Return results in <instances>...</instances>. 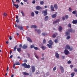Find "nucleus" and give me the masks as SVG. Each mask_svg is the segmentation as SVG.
I'll list each match as a JSON object with an SVG mask.
<instances>
[{"label": "nucleus", "instance_id": "obj_1", "mask_svg": "<svg viewBox=\"0 0 77 77\" xmlns=\"http://www.w3.org/2000/svg\"><path fill=\"white\" fill-rule=\"evenodd\" d=\"M70 32H72V33H74L75 32V30H72V29H69L68 31L66 32L65 34V36H67L69 35L70 34Z\"/></svg>", "mask_w": 77, "mask_h": 77}, {"label": "nucleus", "instance_id": "obj_2", "mask_svg": "<svg viewBox=\"0 0 77 77\" xmlns=\"http://www.w3.org/2000/svg\"><path fill=\"white\" fill-rule=\"evenodd\" d=\"M22 66H24L25 68H30V65H27L26 63H25L22 64Z\"/></svg>", "mask_w": 77, "mask_h": 77}, {"label": "nucleus", "instance_id": "obj_3", "mask_svg": "<svg viewBox=\"0 0 77 77\" xmlns=\"http://www.w3.org/2000/svg\"><path fill=\"white\" fill-rule=\"evenodd\" d=\"M66 47L67 49L68 50H69L70 51H72V50L73 48L72 47H70L69 45H66Z\"/></svg>", "mask_w": 77, "mask_h": 77}, {"label": "nucleus", "instance_id": "obj_4", "mask_svg": "<svg viewBox=\"0 0 77 77\" xmlns=\"http://www.w3.org/2000/svg\"><path fill=\"white\" fill-rule=\"evenodd\" d=\"M42 14H44V16H46L47 15V9H46L45 10H43L42 12Z\"/></svg>", "mask_w": 77, "mask_h": 77}, {"label": "nucleus", "instance_id": "obj_5", "mask_svg": "<svg viewBox=\"0 0 77 77\" xmlns=\"http://www.w3.org/2000/svg\"><path fill=\"white\" fill-rule=\"evenodd\" d=\"M12 2L13 4V5H14V6H15V7H16L17 9L18 8H19V5H18V4H17V5L15 4V2H14V0H12Z\"/></svg>", "mask_w": 77, "mask_h": 77}, {"label": "nucleus", "instance_id": "obj_6", "mask_svg": "<svg viewBox=\"0 0 77 77\" xmlns=\"http://www.w3.org/2000/svg\"><path fill=\"white\" fill-rule=\"evenodd\" d=\"M64 53L66 55H68L69 54V52L67 50H65L64 51Z\"/></svg>", "mask_w": 77, "mask_h": 77}, {"label": "nucleus", "instance_id": "obj_7", "mask_svg": "<svg viewBox=\"0 0 77 77\" xmlns=\"http://www.w3.org/2000/svg\"><path fill=\"white\" fill-rule=\"evenodd\" d=\"M31 69L32 72L33 73L35 71V66H31Z\"/></svg>", "mask_w": 77, "mask_h": 77}, {"label": "nucleus", "instance_id": "obj_8", "mask_svg": "<svg viewBox=\"0 0 77 77\" xmlns=\"http://www.w3.org/2000/svg\"><path fill=\"white\" fill-rule=\"evenodd\" d=\"M17 28L20 29V30H24V29L23 28V26H20V25L17 26Z\"/></svg>", "mask_w": 77, "mask_h": 77}, {"label": "nucleus", "instance_id": "obj_9", "mask_svg": "<svg viewBox=\"0 0 77 77\" xmlns=\"http://www.w3.org/2000/svg\"><path fill=\"white\" fill-rule=\"evenodd\" d=\"M60 69L61 72H64V69H63V67L62 66H60Z\"/></svg>", "mask_w": 77, "mask_h": 77}, {"label": "nucleus", "instance_id": "obj_10", "mask_svg": "<svg viewBox=\"0 0 77 77\" xmlns=\"http://www.w3.org/2000/svg\"><path fill=\"white\" fill-rule=\"evenodd\" d=\"M27 47V45L24 44L22 46V48L23 49H26Z\"/></svg>", "mask_w": 77, "mask_h": 77}, {"label": "nucleus", "instance_id": "obj_11", "mask_svg": "<svg viewBox=\"0 0 77 77\" xmlns=\"http://www.w3.org/2000/svg\"><path fill=\"white\" fill-rule=\"evenodd\" d=\"M72 23L73 24H77V20H73L72 21Z\"/></svg>", "mask_w": 77, "mask_h": 77}, {"label": "nucleus", "instance_id": "obj_12", "mask_svg": "<svg viewBox=\"0 0 77 77\" xmlns=\"http://www.w3.org/2000/svg\"><path fill=\"white\" fill-rule=\"evenodd\" d=\"M60 21V20H59V19H57V20H56L54 21L53 22V24H56V23H58Z\"/></svg>", "mask_w": 77, "mask_h": 77}, {"label": "nucleus", "instance_id": "obj_13", "mask_svg": "<svg viewBox=\"0 0 77 77\" xmlns=\"http://www.w3.org/2000/svg\"><path fill=\"white\" fill-rule=\"evenodd\" d=\"M55 57L57 58V59H59V54L57 53H55Z\"/></svg>", "mask_w": 77, "mask_h": 77}, {"label": "nucleus", "instance_id": "obj_14", "mask_svg": "<svg viewBox=\"0 0 77 77\" xmlns=\"http://www.w3.org/2000/svg\"><path fill=\"white\" fill-rule=\"evenodd\" d=\"M23 74L24 75H29V74L26 72H23Z\"/></svg>", "mask_w": 77, "mask_h": 77}, {"label": "nucleus", "instance_id": "obj_15", "mask_svg": "<svg viewBox=\"0 0 77 77\" xmlns=\"http://www.w3.org/2000/svg\"><path fill=\"white\" fill-rule=\"evenodd\" d=\"M51 9L52 11H54V7L53 6V5H51Z\"/></svg>", "mask_w": 77, "mask_h": 77}, {"label": "nucleus", "instance_id": "obj_16", "mask_svg": "<svg viewBox=\"0 0 77 77\" xmlns=\"http://www.w3.org/2000/svg\"><path fill=\"white\" fill-rule=\"evenodd\" d=\"M58 34L57 33H55L54 34L52 35V37L54 38H56V35H57Z\"/></svg>", "mask_w": 77, "mask_h": 77}, {"label": "nucleus", "instance_id": "obj_17", "mask_svg": "<svg viewBox=\"0 0 77 77\" xmlns=\"http://www.w3.org/2000/svg\"><path fill=\"white\" fill-rule=\"evenodd\" d=\"M56 14H52L51 15V17H52V18H56Z\"/></svg>", "mask_w": 77, "mask_h": 77}, {"label": "nucleus", "instance_id": "obj_18", "mask_svg": "<svg viewBox=\"0 0 77 77\" xmlns=\"http://www.w3.org/2000/svg\"><path fill=\"white\" fill-rule=\"evenodd\" d=\"M41 9V7H40V6H37L36 7V10H39Z\"/></svg>", "mask_w": 77, "mask_h": 77}, {"label": "nucleus", "instance_id": "obj_19", "mask_svg": "<svg viewBox=\"0 0 77 77\" xmlns=\"http://www.w3.org/2000/svg\"><path fill=\"white\" fill-rule=\"evenodd\" d=\"M37 26L35 25H32L31 26V28H34V29H36L37 27Z\"/></svg>", "mask_w": 77, "mask_h": 77}, {"label": "nucleus", "instance_id": "obj_20", "mask_svg": "<svg viewBox=\"0 0 77 77\" xmlns=\"http://www.w3.org/2000/svg\"><path fill=\"white\" fill-rule=\"evenodd\" d=\"M58 29H59V31H60V32H61V31H62V29H63L62 27V26H59Z\"/></svg>", "mask_w": 77, "mask_h": 77}, {"label": "nucleus", "instance_id": "obj_21", "mask_svg": "<svg viewBox=\"0 0 77 77\" xmlns=\"http://www.w3.org/2000/svg\"><path fill=\"white\" fill-rule=\"evenodd\" d=\"M27 40L28 41H29V42H32V40L29 37H27Z\"/></svg>", "mask_w": 77, "mask_h": 77}, {"label": "nucleus", "instance_id": "obj_22", "mask_svg": "<svg viewBox=\"0 0 77 77\" xmlns=\"http://www.w3.org/2000/svg\"><path fill=\"white\" fill-rule=\"evenodd\" d=\"M48 20V16H46L45 19V21H47V20Z\"/></svg>", "mask_w": 77, "mask_h": 77}, {"label": "nucleus", "instance_id": "obj_23", "mask_svg": "<svg viewBox=\"0 0 77 77\" xmlns=\"http://www.w3.org/2000/svg\"><path fill=\"white\" fill-rule=\"evenodd\" d=\"M48 43L49 44L51 45H53V42H52V41L50 40L49 41Z\"/></svg>", "mask_w": 77, "mask_h": 77}, {"label": "nucleus", "instance_id": "obj_24", "mask_svg": "<svg viewBox=\"0 0 77 77\" xmlns=\"http://www.w3.org/2000/svg\"><path fill=\"white\" fill-rule=\"evenodd\" d=\"M37 32L38 34H41V30L40 29H38L37 31Z\"/></svg>", "mask_w": 77, "mask_h": 77}, {"label": "nucleus", "instance_id": "obj_25", "mask_svg": "<svg viewBox=\"0 0 77 77\" xmlns=\"http://www.w3.org/2000/svg\"><path fill=\"white\" fill-rule=\"evenodd\" d=\"M54 8L56 10H57L58 8L57 5V4H55L54 5Z\"/></svg>", "mask_w": 77, "mask_h": 77}, {"label": "nucleus", "instance_id": "obj_26", "mask_svg": "<svg viewBox=\"0 0 77 77\" xmlns=\"http://www.w3.org/2000/svg\"><path fill=\"white\" fill-rule=\"evenodd\" d=\"M15 64L16 65H20V63L19 62H16Z\"/></svg>", "mask_w": 77, "mask_h": 77}, {"label": "nucleus", "instance_id": "obj_27", "mask_svg": "<svg viewBox=\"0 0 77 77\" xmlns=\"http://www.w3.org/2000/svg\"><path fill=\"white\" fill-rule=\"evenodd\" d=\"M17 50L18 51L20 52V51H21V48H17Z\"/></svg>", "mask_w": 77, "mask_h": 77}, {"label": "nucleus", "instance_id": "obj_28", "mask_svg": "<svg viewBox=\"0 0 77 77\" xmlns=\"http://www.w3.org/2000/svg\"><path fill=\"white\" fill-rule=\"evenodd\" d=\"M41 48H42V49L44 50H45L46 49V47H45V46H42L41 47Z\"/></svg>", "mask_w": 77, "mask_h": 77}, {"label": "nucleus", "instance_id": "obj_29", "mask_svg": "<svg viewBox=\"0 0 77 77\" xmlns=\"http://www.w3.org/2000/svg\"><path fill=\"white\" fill-rule=\"evenodd\" d=\"M47 45L48 47H49V48H52V46H51L52 45H50L48 44H47Z\"/></svg>", "mask_w": 77, "mask_h": 77}, {"label": "nucleus", "instance_id": "obj_30", "mask_svg": "<svg viewBox=\"0 0 77 77\" xmlns=\"http://www.w3.org/2000/svg\"><path fill=\"white\" fill-rule=\"evenodd\" d=\"M47 35V33L45 32H43L42 34V36H46Z\"/></svg>", "mask_w": 77, "mask_h": 77}, {"label": "nucleus", "instance_id": "obj_31", "mask_svg": "<svg viewBox=\"0 0 77 77\" xmlns=\"http://www.w3.org/2000/svg\"><path fill=\"white\" fill-rule=\"evenodd\" d=\"M34 55H35V57L37 58V59H39V57H38V56L37 55L36 53H35Z\"/></svg>", "mask_w": 77, "mask_h": 77}, {"label": "nucleus", "instance_id": "obj_32", "mask_svg": "<svg viewBox=\"0 0 77 77\" xmlns=\"http://www.w3.org/2000/svg\"><path fill=\"white\" fill-rule=\"evenodd\" d=\"M54 41L55 43H57V42H59V40L57 39H56L54 40Z\"/></svg>", "mask_w": 77, "mask_h": 77}, {"label": "nucleus", "instance_id": "obj_33", "mask_svg": "<svg viewBox=\"0 0 77 77\" xmlns=\"http://www.w3.org/2000/svg\"><path fill=\"white\" fill-rule=\"evenodd\" d=\"M21 13L23 17H24V16H25V14H24V12H23V11H21Z\"/></svg>", "mask_w": 77, "mask_h": 77}, {"label": "nucleus", "instance_id": "obj_34", "mask_svg": "<svg viewBox=\"0 0 77 77\" xmlns=\"http://www.w3.org/2000/svg\"><path fill=\"white\" fill-rule=\"evenodd\" d=\"M75 74V73H74V72H72L71 74V75H72L71 77H73L74 76Z\"/></svg>", "mask_w": 77, "mask_h": 77}, {"label": "nucleus", "instance_id": "obj_35", "mask_svg": "<svg viewBox=\"0 0 77 77\" xmlns=\"http://www.w3.org/2000/svg\"><path fill=\"white\" fill-rule=\"evenodd\" d=\"M73 14H77V11H75L72 12Z\"/></svg>", "mask_w": 77, "mask_h": 77}, {"label": "nucleus", "instance_id": "obj_36", "mask_svg": "<svg viewBox=\"0 0 77 77\" xmlns=\"http://www.w3.org/2000/svg\"><path fill=\"white\" fill-rule=\"evenodd\" d=\"M17 45H16L15 46V47L14 48V50L13 51H16V49H17Z\"/></svg>", "mask_w": 77, "mask_h": 77}, {"label": "nucleus", "instance_id": "obj_37", "mask_svg": "<svg viewBox=\"0 0 77 77\" xmlns=\"http://www.w3.org/2000/svg\"><path fill=\"white\" fill-rule=\"evenodd\" d=\"M34 49L35 50H39V48L37 47H34Z\"/></svg>", "mask_w": 77, "mask_h": 77}, {"label": "nucleus", "instance_id": "obj_38", "mask_svg": "<svg viewBox=\"0 0 77 77\" xmlns=\"http://www.w3.org/2000/svg\"><path fill=\"white\" fill-rule=\"evenodd\" d=\"M67 26L68 27H69L71 28V23H69L68 25Z\"/></svg>", "mask_w": 77, "mask_h": 77}, {"label": "nucleus", "instance_id": "obj_39", "mask_svg": "<svg viewBox=\"0 0 77 77\" xmlns=\"http://www.w3.org/2000/svg\"><path fill=\"white\" fill-rule=\"evenodd\" d=\"M31 16L32 17H34V16H35V14L33 13V12H32L31 13Z\"/></svg>", "mask_w": 77, "mask_h": 77}, {"label": "nucleus", "instance_id": "obj_40", "mask_svg": "<svg viewBox=\"0 0 77 77\" xmlns=\"http://www.w3.org/2000/svg\"><path fill=\"white\" fill-rule=\"evenodd\" d=\"M71 38V36L69 35L67 36V37L66 38L67 39H70Z\"/></svg>", "mask_w": 77, "mask_h": 77}, {"label": "nucleus", "instance_id": "obj_41", "mask_svg": "<svg viewBox=\"0 0 77 77\" xmlns=\"http://www.w3.org/2000/svg\"><path fill=\"white\" fill-rule=\"evenodd\" d=\"M45 43H46V40H45V39H44L43 41V44H45Z\"/></svg>", "mask_w": 77, "mask_h": 77}, {"label": "nucleus", "instance_id": "obj_42", "mask_svg": "<svg viewBox=\"0 0 77 77\" xmlns=\"http://www.w3.org/2000/svg\"><path fill=\"white\" fill-rule=\"evenodd\" d=\"M35 13L36 15H38V13H39V11H35Z\"/></svg>", "mask_w": 77, "mask_h": 77}, {"label": "nucleus", "instance_id": "obj_43", "mask_svg": "<svg viewBox=\"0 0 77 77\" xmlns=\"http://www.w3.org/2000/svg\"><path fill=\"white\" fill-rule=\"evenodd\" d=\"M40 3L41 5H43L44 4V1H42L40 2Z\"/></svg>", "mask_w": 77, "mask_h": 77}, {"label": "nucleus", "instance_id": "obj_44", "mask_svg": "<svg viewBox=\"0 0 77 77\" xmlns=\"http://www.w3.org/2000/svg\"><path fill=\"white\" fill-rule=\"evenodd\" d=\"M34 45H32L31 46V48H34Z\"/></svg>", "mask_w": 77, "mask_h": 77}, {"label": "nucleus", "instance_id": "obj_45", "mask_svg": "<svg viewBox=\"0 0 77 77\" xmlns=\"http://www.w3.org/2000/svg\"><path fill=\"white\" fill-rule=\"evenodd\" d=\"M74 71L75 72H77V69L75 68L74 69Z\"/></svg>", "mask_w": 77, "mask_h": 77}, {"label": "nucleus", "instance_id": "obj_46", "mask_svg": "<svg viewBox=\"0 0 77 77\" xmlns=\"http://www.w3.org/2000/svg\"><path fill=\"white\" fill-rule=\"evenodd\" d=\"M62 20H63V21H64V20H65V17H62Z\"/></svg>", "mask_w": 77, "mask_h": 77}, {"label": "nucleus", "instance_id": "obj_47", "mask_svg": "<svg viewBox=\"0 0 77 77\" xmlns=\"http://www.w3.org/2000/svg\"><path fill=\"white\" fill-rule=\"evenodd\" d=\"M27 60L26 59L24 60L23 61V62H24V63H27Z\"/></svg>", "mask_w": 77, "mask_h": 77}, {"label": "nucleus", "instance_id": "obj_48", "mask_svg": "<svg viewBox=\"0 0 77 77\" xmlns=\"http://www.w3.org/2000/svg\"><path fill=\"white\" fill-rule=\"evenodd\" d=\"M19 47H20V48H22V47L23 48V47H22V45H21V44H20L19 46Z\"/></svg>", "mask_w": 77, "mask_h": 77}, {"label": "nucleus", "instance_id": "obj_49", "mask_svg": "<svg viewBox=\"0 0 77 77\" xmlns=\"http://www.w3.org/2000/svg\"><path fill=\"white\" fill-rule=\"evenodd\" d=\"M65 18L66 19H68V15H66Z\"/></svg>", "mask_w": 77, "mask_h": 77}, {"label": "nucleus", "instance_id": "obj_50", "mask_svg": "<svg viewBox=\"0 0 77 77\" xmlns=\"http://www.w3.org/2000/svg\"><path fill=\"white\" fill-rule=\"evenodd\" d=\"M4 16L5 17H6L7 15V14H6V13H4L3 14Z\"/></svg>", "mask_w": 77, "mask_h": 77}, {"label": "nucleus", "instance_id": "obj_51", "mask_svg": "<svg viewBox=\"0 0 77 77\" xmlns=\"http://www.w3.org/2000/svg\"><path fill=\"white\" fill-rule=\"evenodd\" d=\"M16 3H20V0H16Z\"/></svg>", "mask_w": 77, "mask_h": 77}, {"label": "nucleus", "instance_id": "obj_52", "mask_svg": "<svg viewBox=\"0 0 77 77\" xmlns=\"http://www.w3.org/2000/svg\"><path fill=\"white\" fill-rule=\"evenodd\" d=\"M73 67H74V66H73V65H70V67L71 68H73Z\"/></svg>", "mask_w": 77, "mask_h": 77}, {"label": "nucleus", "instance_id": "obj_53", "mask_svg": "<svg viewBox=\"0 0 77 77\" xmlns=\"http://www.w3.org/2000/svg\"><path fill=\"white\" fill-rule=\"evenodd\" d=\"M71 63V60H69L68 62V64H70Z\"/></svg>", "mask_w": 77, "mask_h": 77}, {"label": "nucleus", "instance_id": "obj_54", "mask_svg": "<svg viewBox=\"0 0 77 77\" xmlns=\"http://www.w3.org/2000/svg\"><path fill=\"white\" fill-rule=\"evenodd\" d=\"M16 22L17 23H19V22H20V20L19 19H17L16 20Z\"/></svg>", "mask_w": 77, "mask_h": 77}, {"label": "nucleus", "instance_id": "obj_55", "mask_svg": "<svg viewBox=\"0 0 77 77\" xmlns=\"http://www.w3.org/2000/svg\"><path fill=\"white\" fill-rule=\"evenodd\" d=\"M62 59H65V56H62Z\"/></svg>", "mask_w": 77, "mask_h": 77}, {"label": "nucleus", "instance_id": "obj_56", "mask_svg": "<svg viewBox=\"0 0 77 77\" xmlns=\"http://www.w3.org/2000/svg\"><path fill=\"white\" fill-rule=\"evenodd\" d=\"M15 63H14V65H13V68H14V69H15Z\"/></svg>", "mask_w": 77, "mask_h": 77}, {"label": "nucleus", "instance_id": "obj_57", "mask_svg": "<svg viewBox=\"0 0 77 77\" xmlns=\"http://www.w3.org/2000/svg\"><path fill=\"white\" fill-rule=\"evenodd\" d=\"M18 59H20V60H21L22 58H21L20 57V56H19L17 57Z\"/></svg>", "mask_w": 77, "mask_h": 77}, {"label": "nucleus", "instance_id": "obj_58", "mask_svg": "<svg viewBox=\"0 0 77 77\" xmlns=\"http://www.w3.org/2000/svg\"><path fill=\"white\" fill-rule=\"evenodd\" d=\"M32 3H33V4H35V1H33L32 2Z\"/></svg>", "mask_w": 77, "mask_h": 77}, {"label": "nucleus", "instance_id": "obj_59", "mask_svg": "<svg viewBox=\"0 0 77 77\" xmlns=\"http://www.w3.org/2000/svg\"><path fill=\"white\" fill-rule=\"evenodd\" d=\"M56 69V67H54L53 69V71H55Z\"/></svg>", "mask_w": 77, "mask_h": 77}, {"label": "nucleus", "instance_id": "obj_60", "mask_svg": "<svg viewBox=\"0 0 77 77\" xmlns=\"http://www.w3.org/2000/svg\"><path fill=\"white\" fill-rule=\"evenodd\" d=\"M13 57V55H11L10 56V58H11V59H12V58Z\"/></svg>", "mask_w": 77, "mask_h": 77}, {"label": "nucleus", "instance_id": "obj_61", "mask_svg": "<svg viewBox=\"0 0 77 77\" xmlns=\"http://www.w3.org/2000/svg\"><path fill=\"white\" fill-rule=\"evenodd\" d=\"M9 39L10 40H12V37L11 36H10Z\"/></svg>", "mask_w": 77, "mask_h": 77}, {"label": "nucleus", "instance_id": "obj_62", "mask_svg": "<svg viewBox=\"0 0 77 77\" xmlns=\"http://www.w3.org/2000/svg\"><path fill=\"white\" fill-rule=\"evenodd\" d=\"M11 53H12V51L11 50H10V55H11Z\"/></svg>", "mask_w": 77, "mask_h": 77}, {"label": "nucleus", "instance_id": "obj_63", "mask_svg": "<svg viewBox=\"0 0 77 77\" xmlns=\"http://www.w3.org/2000/svg\"><path fill=\"white\" fill-rule=\"evenodd\" d=\"M69 11H71V8H69Z\"/></svg>", "mask_w": 77, "mask_h": 77}, {"label": "nucleus", "instance_id": "obj_64", "mask_svg": "<svg viewBox=\"0 0 77 77\" xmlns=\"http://www.w3.org/2000/svg\"><path fill=\"white\" fill-rule=\"evenodd\" d=\"M24 2H27V0H23Z\"/></svg>", "mask_w": 77, "mask_h": 77}]
</instances>
